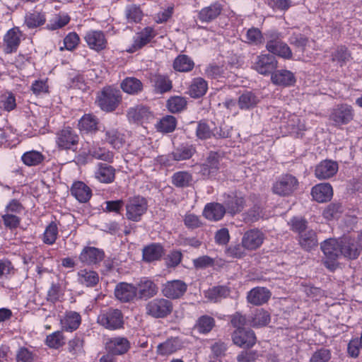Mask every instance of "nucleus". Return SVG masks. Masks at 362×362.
<instances>
[{"label":"nucleus","instance_id":"obj_59","mask_svg":"<svg viewBox=\"0 0 362 362\" xmlns=\"http://www.w3.org/2000/svg\"><path fill=\"white\" fill-rule=\"evenodd\" d=\"M342 213V206L340 204H332L327 206L323 211V216L327 220L337 218Z\"/></svg>","mask_w":362,"mask_h":362},{"label":"nucleus","instance_id":"obj_34","mask_svg":"<svg viewBox=\"0 0 362 362\" xmlns=\"http://www.w3.org/2000/svg\"><path fill=\"white\" fill-rule=\"evenodd\" d=\"M78 279L81 284L87 287H93L99 282L98 274L90 269H81L78 273Z\"/></svg>","mask_w":362,"mask_h":362},{"label":"nucleus","instance_id":"obj_14","mask_svg":"<svg viewBox=\"0 0 362 362\" xmlns=\"http://www.w3.org/2000/svg\"><path fill=\"white\" fill-rule=\"evenodd\" d=\"M104 252L95 247H85L79 255L78 259L81 263L86 265L96 264L104 258Z\"/></svg>","mask_w":362,"mask_h":362},{"label":"nucleus","instance_id":"obj_11","mask_svg":"<svg viewBox=\"0 0 362 362\" xmlns=\"http://www.w3.org/2000/svg\"><path fill=\"white\" fill-rule=\"evenodd\" d=\"M277 67V61L274 56L263 54L257 57L254 69L260 74L268 75Z\"/></svg>","mask_w":362,"mask_h":362},{"label":"nucleus","instance_id":"obj_21","mask_svg":"<svg viewBox=\"0 0 362 362\" xmlns=\"http://www.w3.org/2000/svg\"><path fill=\"white\" fill-rule=\"evenodd\" d=\"M115 294L117 299L123 302H129L137 296V288L131 284L119 283L115 289Z\"/></svg>","mask_w":362,"mask_h":362},{"label":"nucleus","instance_id":"obj_48","mask_svg":"<svg viewBox=\"0 0 362 362\" xmlns=\"http://www.w3.org/2000/svg\"><path fill=\"white\" fill-rule=\"evenodd\" d=\"M176 124L177 122L175 117L167 115L160 119V121L156 124V127L158 131L164 133H168L175 130Z\"/></svg>","mask_w":362,"mask_h":362},{"label":"nucleus","instance_id":"obj_40","mask_svg":"<svg viewBox=\"0 0 362 362\" xmlns=\"http://www.w3.org/2000/svg\"><path fill=\"white\" fill-rule=\"evenodd\" d=\"M121 88L129 94H136L142 90L143 85L138 78L127 77L121 83Z\"/></svg>","mask_w":362,"mask_h":362},{"label":"nucleus","instance_id":"obj_4","mask_svg":"<svg viewBox=\"0 0 362 362\" xmlns=\"http://www.w3.org/2000/svg\"><path fill=\"white\" fill-rule=\"evenodd\" d=\"M266 48L269 52L282 58L291 59L292 57L290 47L281 40L278 33L271 32L269 34Z\"/></svg>","mask_w":362,"mask_h":362},{"label":"nucleus","instance_id":"obj_29","mask_svg":"<svg viewBox=\"0 0 362 362\" xmlns=\"http://www.w3.org/2000/svg\"><path fill=\"white\" fill-rule=\"evenodd\" d=\"M71 194L80 202H86L91 197V190L83 182H76L71 189Z\"/></svg>","mask_w":362,"mask_h":362},{"label":"nucleus","instance_id":"obj_41","mask_svg":"<svg viewBox=\"0 0 362 362\" xmlns=\"http://www.w3.org/2000/svg\"><path fill=\"white\" fill-rule=\"evenodd\" d=\"M230 293L229 289L224 286H214L204 292V296L210 301L217 302L222 298L227 297Z\"/></svg>","mask_w":362,"mask_h":362},{"label":"nucleus","instance_id":"obj_63","mask_svg":"<svg viewBox=\"0 0 362 362\" xmlns=\"http://www.w3.org/2000/svg\"><path fill=\"white\" fill-rule=\"evenodd\" d=\"M142 11L140 8L136 5H132L126 9V16L130 22H139L142 18Z\"/></svg>","mask_w":362,"mask_h":362},{"label":"nucleus","instance_id":"obj_39","mask_svg":"<svg viewBox=\"0 0 362 362\" xmlns=\"http://www.w3.org/2000/svg\"><path fill=\"white\" fill-rule=\"evenodd\" d=\"M98 119L92 114L84 115L78 122L81 131L86 132H95L98 129Z\"/></svg>","mask_w":362,"mask_h":362},{"label":"nucleus","instance_id":"obj_2","mask_svg":"<svg viewBox=\"0 0 362 362\" xmlns=\"http://www.w3.org/2000/svg\"><path fill=\"white\" fill-rule=\"evenodd\" d=\"M126 218L134 222H139L141 220L144 214L148 209L147 200L140 196L130 197L125 204Z\"/></svg>","mask_w":362,"mask_h":362},{"label":"nucleus","instance_id":"obj_26","mask_svg":"<svg viewBox=\"0 0 362 362\" xmlns=\"http://www.w3.org/2000/svg\"><path fill=\"white\" fill-rule=\"evenodd\" d=\"M271 80L273 83L283 86H292L296 83L294 74L286 69L277 70L272 73Z\"/></svg>","mask_w":362,"mask_h":362},{"label":"nucleus","instance_id":"obj_38","mask_svg":"<svg viewBox=\"0 0 362 362\" xmlns=\"http://www.w3.org/2000/svg\"><path fill=\"white\" fill-rule=\"evenodd\" d=\"M207 89L208 84L204 78H195L189 88V93L192 98H199L206 93Z\"/></svg>","mask_w":362,"mask_h":362},{"label":"nucleus","instance_id":"obj_12","mask_svg":"<svg viewBox=\"0 0 362 362\" xmlns=\"http://www.w3.org/2000/svg\"><path fill=\"white\" fill-rule=\"evenodd\" d=\"M187 284L181 280L166 282L163 286L162 293L168 298L176 299L184 295L187 291Z\"/></svg>","mask_w":362,"mask_h":362},{"label":"nucleus","instance_id":"obj_32","mask_svg":"<svg viewBox=\"0 0 362 362\" xmlns=\"http://www.w3.org/2000/svg\"><path fill=\"white\" fill-rule=\"evenodd\" d=\"M115 176V170L107 164H99L95 173V178L100 182L110 183L113 182Z\"/></svg>","mask_w":362,"mask_h":362},{"label":"nucleus","instance_id":"obj_7","mask_svg":"<svg viewBox=\"0 0 362 362\" xmlns=\"http://www.w3.org/2000/svg\"><path fill=\"white\" fill-rule=\"evenodd\" d=\"M297 179L291 175H284L276 180L272 187V192L279 196H289L298 187Z\"/></svg>","mask_w":362,"mask_h":362},{"label":"nucleus","instance_id":"obj_55","mask_svg":"<svg viewBox=\"0 0 362 362\" xmlns=\"http://www.w3.org/2000/svg\"><path fill=\"white\" fill-rule=\"evenodd\" d=\"M214 323L213 317L204 315L198 320L196 327L199 332L208 333L214 327Z\"/></svg>","mask_w":362,"mask_h":362},{"label":"nucleus","instance_id":"obj_35","mask_svg":"<svg viewBox=\"0 0 362 362\" xmlns=\"http://www.w3.org/2000/svg\"><path fill=\"white\" fill-rule=\"evenodd\" d=\"M105 139L109 144L116 149L121 148L125 143L124 135L115 128L105 130Z\"/></svg>","mask_w":362,"mask_h":362},{"label":"nucleus","instance_id":"obj_30","mask_svg":"<svg viewBox=\"0 0 362 362\" xmlns=\"http://www.w3.org/2000/svg\"><path fill=\"white\" fill-rule=\"evenodd\" d=\"M226 211V208L222 204L211 203L205 206L204 216L209 220L218 221L223 217Z\"/></svg>","mask_w":362,"mask_h":362},{"label":"nucleus","instance_id":"obj_22","mask_svg":"<svg viewBox=\"0 0 362 362\" xmlns=\"http://www.w3.org/2000/svg\"><path fill=\"white\" fill-rule=\"evenodd\" d=\"M21 33L18 28L15 27L7 31L4 37L6 53L10 54L16 51L21 42Z\"/></svg>","mask_w":362,"mask_h":362},{"label":"nucleus","instance_id":"obj_17","mask_svg":"<svg viewBox=\"0 0 362 362\" xmlns=\"http://www.w3.org/2000/svg\"><path fill=\"white\" fill-rule=\"evenodd\" d=\"M337 171L338 164L337 162L325 160L315 167V175L320 180H326L333 177Z\"/></svg>","mask_w":362,"mask_h":362},{"label":"nucleus","instance_id":"obj_52","mask_svg":"<svg viewBox=\"0 0 362 362\" xmlns=\"http://www.w3.org/2000/svg\"><path fill=\"white\" fill-rule=\"evenodd\" d=\"M155 88L158 93L168 92L172 88L171 81L165 76L158 75L155 77Z\"/></svg>","mask_w":362,"mask_h":362},{"label":"nucleus","instance_id":"obj_57","mask_svg":"<svg viewBox=\"0 0 362 362\" xmlns=\"http://www.w3.org/2000/svg\"><path fill=\"white\" fill-rule=\"evenodd\" d=\"M46 344L51 348L58 349L64 344V337L61 332H55L47 337Z\"/></svg>","mask_w":362,"mask_h":362},{"label":"nucleus","instance_id":"obj_44","mask_svg":"<svg viewBox=\"0 0 362 362\" xmlns=\"http://www.w3.org/2000/svg\"><path fill=\"white\" fill-rule=\"evenodd\" d=\"M46 18L43 13L34 11L28 13L25 16V24L28 28H35L43 25Z\"/></svg>","mask_w":362,"mask_h":362},{"label":"nucleus","instance_id":"obj_27","mask_svg":"<svg viewBox=\"0 0 362 362\" xmlns=\"http://www.w3.org/2000/svg\"><path fill=\"white\" fill-rule=\"evenodd\" d=\"M260 99L252 91H245L238 98V105L242 110H249L255 108L259 103Z\"/></svg>","mask_w":362,"mask_h":362},{"label":"nucleus","instance_id":"obj_1","mask_svg":"<svg viewBox=\"0 0 362 362\" xmlns=\"http://www.w3.org/2000/svg\"><path fill=\"white\" fill-rule=\"evenodd\" d=\"M122 100L119 90L108 86L105 87L98 94L97 103L100 109L105 112L114 111Z\"/></svg>","mask_w":362,"mask_h":362},{"label":"nucleus","instance_id":"obj_25","mask_svg":"<svg viewBox=\"0 0 362 362\" xmlns=\"http://www.w3.org/2000/svg\"><path fill=\"white\" fill-rule=\"evenodd\" d=\"M311 194L317 202H325L332 197V187L329 183L318 184L312 188Z\"/></svg>","mask_w":362,"mask_h":362},{"label":"nucleus","instance_id":"obj_47","mask_svg":"<svg viewBox=\"0 0 362 362\" xmlns=\"http://www.w3.org/2000/svg\"><path fill=\"white\" fill-rule=\"evenodd\" d=\"M351 59V54L344 46L338 47L332 53V61L336 62L340 66H344Z\"/></svg>","mask_w":362,"mask_h":362},{"label":"nucleus","instance_id":"obj_43","mask_svg":"<svg viewBox=\"0 0 362 362\" xmlns=\"http://www.w3.org/2000/svg\"><path fill=\"white\" fill-rule=\"evenodd\" d=\"M194 66V62L187 55H179L174 61V69L180 72L191 71Z\"/></svg>","mask_w":362,"mask_h":362},{"label":"nucleus","instance_id":"obj_15","mask_svg":"<svg viewBox=\"0 0 362 362\" xmlns=\"http://www.w3.org/2000/svg\"><path fill=\"white\" fill-rule=\"evenodd\" d=\"M130 349V343L125 337H117L110 338L105 342V349L113 355H122Z\"/></svg>","mask_w":362,"mask_h":362},{"label":"nucleus","instance_id":"obj_5","mask_svg":"<svg viewBox=\"0 0 362 362\" xmlns=\"http://www.w3.org/2000/svg\"><path fill=\"white\" fill-rule=\"evenodd\" d=\"M97 322L107 329L115 330L122 327L123 315L118 309H109L98 315Z\"/></svg>","mask_w":362,"mask_h":362},{"label":"nucleus","instance_id":"obj_19","mask_svg":"<svg viewBox=\"0 0 362 362\" xmlns=\"http://www.w3.org/2000/svg\"><path fill=\"white\" fill-rule=\"evenodd\" d=\"M224 204L229 214H235L243 210L245 206V199L240 193L231 192L226 195Z\"/></svg>","mask_w":362,"mask_h":362},{"label":"nucleus","instance_id":"obj_46","mask_svg":"<svg viewBox=\"0 0 362 362\" xmlns=\"http://www.w3.org/2000/svg\"><path fill=\"white\" fill-rule=\"evenodd\" d=\"M286 127L289 134L296 136L305 130V126L300 118L294 115L289 117Z\"/></svg>","mask_w":362,"mask_h":362},{"label":"nucleus","instance_id":"obj_49","mask_svg":"<svg viewBox=\"0 0 362 362\" xmlns=\"http://www.w3.org/2000/svg\"><path fill=\"white\" fill-rule=\"evenodd\" d=\"M88 154L96 159L107 162H112L113 160V153L111 151L99 146H92L90 148Z\"/></svg>","mask_w":362,"mask_h":362},{"label":"nucleus","instance_id":"obj_60","mask_svg":"<svg viewBox=\"0 0 362 362\" xmlns=\"http://www.w3.org/2000/svg\"><path fill=\"white\" fill-rule=\"evenodd\" d=\"M219 168L218 156L216 153H210L206 163L204 164V170H208V173H213Z\"/></svg>","mask_w":362,"mask_h":362},{"label":"nucleus","instance_id":"obj_10","mask_svg":"<svg viewBox=\"0 0 362 362\" xmlns=\"http://www.w3.org/2000/svg\"><path fill=\"white\" fill-rule=\"evenodd\" d=\"M127 116L129 121L134 123H148L154 118L148 108L141 105L130 107L127 110Z\"/></svg>","mask_w":362,"mask_h":362},{"label":"nucleus","instance_id":"obj_24","mask_svg":"<svg viewBox=\"0 0 362 362\" xmlns=\"http://www.w3.org/2000/svg\"><path fill=\"white\" fill-rule=\"evenodd\" d=\"M270 291L264 287H256L252 288L247 296V301L255 305H260L269 299Z\"/></svg>","mask_w":362,"mask_h":362},{"label":"nucleus","instance_id":"obj_20","mask_svg":"<svg viewBox=\"0 0 362 362\" xmlns=\"http://www.w3.org/2000/svg\"><path fill=\"white\" fill-rule=\"evenodd\" d=\"M137 295L139 298L148 299L156 296L158 291L157 285L147 278H143L137 284Z\"/></svg>","mask_w":362,"mask_h":362},{"label":"nucleus","instance_id":"obj_61","mask_svg":"<svg viewBox=\"0 0 362 362\" xmlns=\"http://www.w3.org/2000/svg\"><path fill=\"white\" fill-rule=\"evenodd\" d=\"M288 224L291 230L298 233V235L307 230V221L299 217H293L290 220Z\"/></svg>","mask_w":362,"mask_h":362},{"label":"nucleus","instance_id":"obj_6","mask_svg":"<svg viewBox=\"0 0 362 362\" xmlns=\"http://www.w3.org/2000/svg\"><path fill=\"white\" fill-rule=\"evenodd\" d=\"M146 309L148 315L153 317L162 318L172 312L173 304L165 298H155L146 304Z\"/></svg>","mask_w":362,"mask_h":362},{"label":"nucleus","instance_id":"obj_8","mask_svg":"<svg viewBox=\"0 0 362 362\" xmlns=\"http://www.w3.org/2000/svg\"><path fill=\"white\" fill-rule=\"evenodd\" d=\"M354 116V110L350 105H340L332 110L329 119L335 126H340L350 122Z\"/></svg>","mask_w":362,"mask_h":362},{"label":"nucleus","instance_id":"obj_58","mask_svg":"<svg viewBox=\"0 0 362 362\" xmlns=\"http://www.w3.org/2000/svg\"><path fill=\"white\" fill-rule=\"evenodd\" d=\"M194 153L193 148L185 146L177 148L172 153L173 160L180 161L190 158Z\"/></svg>","mask_w":362,"mask_h":362},{"label":"nucleus","instance_id":"obj_64","mask_svg":"<svg viewBox=\"0 0 362 362\" xmlns=\"http://www.w3.org/2000/svg\"><path fill=\"white\" fill-rule=\"evenodd\" d=\"M196 134L200 139H206L210 138L214 133L207 123L200 122L197 124Z\"/></svg>","mask_w":362,"mask_h":362},{"label":"nucleus","instance_id":"obj_23","mask_svg":"<svg viewBox=\"0 0 362 362\" xmlns=\"http://www.w3.org/2000/svg\"><path fill=\"white\" fill-rule=\"evenodd\" d=\"M321 249L326 258L331 262L336 260L341 255V243L337 240L329 238L321 244Z\"/></svg>","mask_w":362,"mask_h":362},{"label":"nucleus","instance_id":"obj_28","mask_svg":"<svg viewBox=\"0 0 362 362\" xmlns=\"http://www.w3.org/2000/svg\"><path fill=\"white\" fill-rule=\"evenodd\" d=\"M221 11L222 6L219 3L212 4L199 11V19L202 22H211L220 15Z\"/></svg>","mask_w":362,"mask_h":362},{"label":"nucleus","instance_id":"obj_31","mask_svg":"<svg viewBox=\"0 0 362 362\" xmlns=\"http://www.w3.org/2000/svg\"><path fill=\"white\" fill-rule=\"evenodd\" d=\"M81 322V315L74 311L67 312L61 319V324L64 329L72 332L76 330Z\"/></svg>","mask_w":362,"mask_h":362},{"label":"nucleus","instance_id":"obj_54","mask_svg":"<svg viewBox=\"0 0 362 362\" xmlns=\"http://www.w3.org/2000/svg\"><path fill=\"white\" fill-rule=\"evenodd\" d=\"M270 320L269 315L264 310H257L252 317L251 325L252 327H262L267 325Z\"/></svg>","mask_w":362,"mask_h":362},{"label":"nucleus","instance_id":"obj_33","mask_svg":"<svg viewBox=\"0 0 362 362\" xmlns=\"http://www.w3.org/2000/svg\"><path fill=\"white\" fill-rule=\"evenodd\" d=\"M298 242L305 250H311L318 243L316 233L312 229L307 230L298 235Z\"/></svg>","mask_w":362,"mask_h":362},{"label":"nucleus","instance_id":"obj_36","mask_svg":"<svg viewBox=\"0 0 362 362\" xmlns=\"http://www.w3.org/2000/svg\"><path fill=\"white\" fill-rule=\"evenodd\" d=\"M163 254V250L160 245L151 244L143 249V259L151 262L159 259Z\"/></svg>","mask_w":362,"mask_h":362},{"label":"nucleus","instance_id":"obj_16","mask_svg":"<svg viewBox=\"0 0 362 362\" xmlns=\"http://www.w3.org/2000/svg\"><path fill=\"white\" fill-rule=\"evenodd\" d=\"M78 141V135L70 127L62 129L57 135V144L62 149H70Z\"/></svg>","mask_w":362,"mask_h":362},{"label":"nucleus","instance_id":"obj_13","mask_svg":"<svg viewBox=\"0 0 362 362\" xmlns=\"http://www.w3.org/2000/svg\"><path fill=\"white\" fill-rule=\"evenodd\" d=\"M88 47L96 52H100L106 48L107 40L103 32L100 30H90L84 37Z\"/></svg>","mask_w":362,"mask_h":362},{"label":"nucleus","instance_id":"obj_50","mask_svg":"<svg viewBox=\"0 0 362 362\" xmlns=\"http://www.w3.org/2000/svg\"><path fill=\"white\" fill-rule=\"evenodd\" d=\"M174 185L178 187H185L191 185L192 176L187 172L180 171L175 173L172 177Z\"/></svg>","mask_w":362,"mask_h":362},{"label":"nucleus","instance_id":"obj_9","mask_svg":"<svg viewBox=\"0 0 362 362\" xmlns=\"http://www.w3.org/2000/svg\"><path fill=\"white\" fill-rule=\"evenodd\" d=\"M265 235L259 229H250L246 231L242 238V244L247 250H255L262 245Z\"/></svg>","mask_w":362,"mask_h":362},{"label":"nucleus","instance_id":"obj_51","mask_svg":"<svg viewBox=\"0 0 362 362\" xmlns=\"http://www.w3.org/2000/svg\"><path fill=\"white\" fill-rule=\"evenodd\" d=\"M185 99L180 96L170 98L167 103V107L170 112L173 113L182 111L186 106Z\"/></svg>","mask_w":362,"mask_h":362},{"label":"nucleus","instance_id":"obj_42","mask_svg":"<svg viewBox=\"0 0 362 362\" xmlns=\"http://www.w3.org/2000/svg\"><path fill=\"white\" fill-rule=\"evenodd\" d=\"M45 159L41 152L37 151H29L21 156L23 163L27 166H35L40 164Z\"/></svg>","mask_w":362,"mask_h":362},{"label":"nucleus","instance_id":"obj_62","mask_svg":"<svg viewBox=\"0 0 362 362\" xmlns=\"http://www.w3.org/2000/svg\"><path fill=\"white\" fill-rule=\"evenodd\" d=\"M331 358V352L327 349H320L315 351L310 358V362H328Z\"/></svg>","mask_w":362,"mask_h":362},{"label":"nucleus","instance_id":"obj_56","mask_svg":"<svg viewBox=\"0 0 362 362\" xmlns=\"http://www.w3.org/2000/svg\"><path fill=\"white\" fill-rule=\"evenodd\" d=\"M70 21V18L66 14H59L55 16L47 25L49 30H57L65 26Z\"/></svg>","mask_w":362,"mask_h":362},{"label":"nucleus","instance_id":"obj_3","mask_svg":"<svg viewBox=\"0 0 362 362\" xmlns=\"http://www.w3.org/2000/svg\"><path fill=\"white\" fill-rule=\"evenodd\" d=\"M156 35V32L153 28H145L141 32L136 33L132 44H129L127 41L122 42L123 50L129 53L135 52L150 42Z\"/></svg>","mask_w":362,"mask_h":362},{"label":"nucleus","instance_id":"obj_37","mask_svg":"<svg viewBox=\"0 0 362 362\" xmlns=\"http://www.w3.org/2000/svg\"><path fill=\"white\" fill-rule=\"evenodd\" d=\"M182 344L179 339L171 338L160 344L157 347V352L160 355H169L180 349Z\"/></svg>","mask_w":362,"mask_h":362},{"label":"nucleus","instance_id":"obj_45","mask_svg":"<svg viewBox=\"0 0 362 362\" xmlns=\"http://www.w3.org/2000/svg\"><path fill=\"white\" fill-rule=\"evenodd\" d=\"M341 255L349 259H356L360 253V249L354 242H341Z\"/></svg>","mask_w":362,"mask_h":362},{"label":"nucleus","instance_id":"obj_18","mask_svg":"<svg viewBox=\"0 0 362 362\" xmlns=\"http://www.w3.org/2000/svg\"><path fill=\"white\" fill-rule=\"evenodd\" d=\"M233 341L240 347L249 348L255 344L256 337L252 330L239 329L233 332Z\"/></svg>","mask_w":362,"mask_h":362},{"label":"nucleus","instance_id":"obj_53","mask_svg":"<svg viewBox=\"0 0 362 362\" xmlns=\"http://www.w3.org/2000/svg\"><path fill=\"white\" fill-rule=\"evenodd\" d=\"M58 235L57 226L54 222H51L47 227L43 235V242L48 245H52L57 240Z\"/></svg>","mask_w":362,"mask_h":362}]
</instances>
